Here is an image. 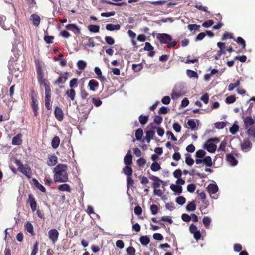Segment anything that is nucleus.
Returning a JSON list of instances; mask_svg holds the SVG:
<instances>
[{"label": "nucleus", "mask_w": 255, "mask_h": 255, "mask_svg": "<svg viewBox=\"0 0 255 255\" xmlns=\"http://www.w3.org/2000/svg\"><path fill=\"white\" fill-rule=\"evenodd\" d=\"M67 169V166L66 165L59 164L56 165L53 171L54 182L65 183L68 181Z\"/></svg>", "instance_id": "nucleus-1"}, {"label": "nucleus", "mask_w": 255, "mask_h": 255, "mask_svg": "<svg viewBox=\"0 0 255 255\" xmlns=\"http://www.w3.org/2000/svg\"><path fill=\"white\" fill-rule=\"evenodd\" d=\"M156 38L161 44H165L168 48L174 47L177 45V41L173 39L172 36L167 33H157Z\"/></svg>", "instance_id": "nucleus-2"}, {"label": "nucleus", "mask_w": 255, "mask_h": 255, "mask_svg": "<svg viewBox=\"0 0 255 255\" xmlns=\"http://www.w3.org/2000/svg\"><path fill=\"white\" fill-rule=\"evenodd\" d=\"M36 72L37 75V79L39 84L40 85H43L45 88L47 87V86H50V83L49 81L44 78V73L41 66H37Z\"/></svg>", "instance_id": "nucleus-3"}, {"label": "nucleus", "mask_w": 255, "mask_h": 255, "mask_svg": "<svg viewBox=\"0 0 255 255\" xmlns=\"http://www.w3.org/2000/svg\"><path fill=\"white\" fill-rule=\"evenodd\" d=\"M45 89V106L48 110H51L52 109L51 105V90L50 86H46Z\"/></svg>", "instance_id": "nucleus-4"}, {"label": "nucleus", "mask_w": 255, "mask_h": 255, "mask_svg": "<svg viewBox=\"0 0 255 255\" xmlns=\"http://www.w3.org/2000/svg\"><path fill=\"white\" fill-rule=\"evenodd\" d=\"M31 99V106L33 110L34 115L35 116H37L38 115V104L37 102V96L34 93V90L31 91V93L30 95Z\"/></svg>", "instance_id": "nucleus-5"}, {"label": "nucleus", "mask_w": 255, "mask_h": 255, "mask_svg": "<svg viewBox=\"0 0 255 255\" xmlns=\"http://www.w3.org/2000/svg\"><path fill=\"white\" fill-rule=\"evenodd\" d=\"M242 119L245 129L254 127L253 125L255 123V117H252L251 116H243Z\"/></svg>", "instance_id": "nucleus-6"}, {"label": "nucleus", "mask_w": 255, "mask_h": 255, "mask_svg": "<svg viewBox=\"0 0 255 255\" xmlns=\"http://www.w3.org/2000/svg\"><path fill=\"white\" fill-rule=\"evenodd\" d=\"M252 147V144L249 138H245L241 144V149L243 151L247 152L250 151Z\"/></svg>", "instance_id": "nucleus-7"}, {"label": "nucleus", "mask_w": 255, "mask_h": 255, "mask_svg": "<svg viewBox=\"0 0 255 255\" xmlns=\"http://www.w3.org/2000/svg\"><path fill=\"white\" fill-rule=\"evenodd\" d=\"M189 231L191 233L193 234L194 238L198 240L201 238V234L200 231L198 230L197 227L194 224H191L189 227Z\"/></svg>", "instance_id": "nucleus-8"}, {"label": "nucleus", "mask_w": 255, "mask_h": 255, "mask_svg": "<svg viewBox=\"0 0 255 255\" xmlns=\"http://www.w3.org/2000/svg\"><path fill=\"white\" fill-rule=\"evenodd\" d=\"M17 170L25 175L28 178H30L31 177V168L27 164H25L22 167L18 168Z\"/></svg>", "instance_id": "nucleus-9"}, {"label": "nucleus", "mask_w": 255, "mask_h": 255, "mask_svg": "<svg viewBox=\"0 0 255 255\" xmlns=\"http://www.w3.org/2000/svg\"><path fill=\"white\" fill-rule=\"evenodd\" d=\"M59 233L58 231L55 229H51L48 232L49 238L52 241L53 244H55L58 240Z\"/></svg>", "instance_id": "nucleus-10"}, {"label": "nucleus", "mask_w": 255, "mask_h": 255, "mask_svg": "<svg viewBox=\"0 0 255 255\" xmlns=\"http://www.w3.org/2000/svg\"><path fill=\"white\" fill-rule=\"evenodd\" d=\"M54 113L55 117L57 120L62 121L63 120L64 113L62 109L60 107L56 106Z\"/></svg>", "instance_id": "nucleus-11"}, {"label": "nucleus", "mask_w": 255, "mask_h": 255, "mask_svg": "<svg viewBox=\"0 0 255 255\" xmlns=\"http://www.w3.org/2000/svg\"><path fill=\"white\" fill-rule=\"evenodd\" d=\"M58 158L57 156L54 155H49L47 161V164L49 166H53L57 163Z\"/></svg>", "instance_id": "nucleus-12"}, {"label": "nucleus", "mask_w": 255, "mask_h": 255, "mask_svg": "<svg viewBox=\"0 0 255 255\" xmlns=\"http://www.w3.org/2000/svg\"><path fill=\"white\" fill-rule=\"evenodd\" d=\"M28 202L30 204V207L32 211H35L37 208V203L35 199L32 194L28 195Z\"/></svg>", "instance_id": "nucleus-13"}, {"label": "nucleus", "mask_w": 255, "mask_h": 255, "mask_svg": "<svg viewBox=\"0 0 255 255\" xmlns=\"http://www.w3.org/2000/svg\"><path fill=\"white\" fill-rule=\"evenodd\" d=\"M150 178L154 181L152 184L154 188H159L160 186V183H162L165 185L164 182L156 176H152Z\"/></svg>", "instance_id": "nucleus-14"}, {"label": "nucleus", "mask_w": 255, "mask_h": 255, "mask_svg": "<svg viewBox=\"0 0 255 255\" xmlns=\"http://www.w3.org/2000/svg\"><path fill=\"white\" fill-rule=\"evenodd\" d=\"M246 130L247 135L253 142H255V127L249 128Z\"/></svg>", "instance_id": "nucleus-15"}, {"label": "nucleus", "mask_w": 255, "mask_h": 255, "mask_svg": "<svg viewBox=\"0 0 255 255\" xmlns=\"http://www.w3.org/2000/svg\"><path fill=\"white\" fill-rule=\"evenodd\" d=\"M124 162L126 165L129 166L132 163V156L131 154L130 151H128V152L125 155Z\"/></svg>", "instance_id": "nucleus-16"}, {"label": "nucleus", "mask_w": 255, "mask_h": 255, "mask_svg": "<svg viewBox=\"0 0 255 255\" xmlns=\"http://www.w3.org/2000/svg\"><path fill=\"white\" fill-rule=\"evenodd\" d=\"M30 20L32 21L33 24L35 26L38 27L40 24L41 18L37 14H33L31 16Z\"/></svg>", "instance_id": "nucleus-17"}, {"label": "nucleus", "mask_w": 255, "mask_h": 255, "mask_svg": "<svg viewBox=\"0 0 255 255\" xmlns=\"http://www.w3.org/2000/svg\"><path fill=\"white\" fill-rule=\"evenodd\" d=\"M22 135L21 133H18L16 136H14L12 140V144L14 145H20L22 143L21 139Z\"/></svg>", "instance_id": "nucleus-18"}, {"label": "nucleus", "mask_w": 255, "mask_h": 255, "mask_svg": "<svg viewBox=\"0 0 255 255\" xmlns=\"http://www.w3.org/2000/svg\"><path fill=\"white\" fill-rule=\"evenodd\" d=\"M66 28L68 30L73 31L75 34H78L80 33V29L74 24H69L66 26Z\"/></svg>", "instance_id": "nucleus-19"}, {"label": "nucleus", "mask_w": 255, "mask_h": 255, "mask_svg": "<svg viewBox=\"0 0 255 255\" xmlns=\"http://www.w3.org/2000/svg\"><path fill=\"white\" fill-rule=\"evenodd\" d=\"M99 83L94 79H91L89 81L88 86L92 91H95L96 88L99 86Z\"/></svg>", "instance_id": "nucleus-20"}, {"label": "nucleus", "mask_w": 255, "mask_h": 255, "mask_svg": "<svg viewBox=\"0 0 255 255\" xmlns=\"http://www.w3.org/2000/svg\"><path fill=\"white\" fill-rule=\"evenodd\" d=\"M207 190L210 195L215 194L218 190V186L215 184H210L207 187Z\"/></svg>", "instance_id": "nucleus-21"}, {"label": "nucleus", "mask_w": 255, "mask_h": 255, "mask_svg": "<svg viewBox=\"0 0 255 255\" xmlns=\"http://www.w3.org/2000/svg\"><path fill=\"white\" fill-rule=\"evenodd\" d=\"M67 76L65 75L60 76L57 80L53 82V84L55 85H58L60 84H64L67 80Z\"/></svg>", "instance_id": "nucleus-22"}, {"label": "nucleus", "mask_w": 255, "mask_h": 255, "mask_svg": "<svg viewBox=\"0 0 255 255\" xmlns=\"http://www.w3.org/2000/svg\"><path fill=\"white\" fill-rule=\"evenodd\" d=\"M170 189L173 191L176 194L179 195L182 192V187L181 186L175 184H171L170 186Z\"/></svg>", "instance_id": "nucleus-23"}, {"label": "nucleus", "mask_w": 255, "mask_h": 255, "mask_svg": "<svg viewBox=\"0 0 255 255\" xmlns=\"http://www.w3.org/2000/svg\"><path fill=\"white\" fill-rule=\"evenodd\" d=\"M155 132L153 130H149L146 132L145 140L147 143H149L151 140L153 139Z\"/></svg>", "instance_id": "nucleus-24"}, {"label": "nucleus", "mask_w": 255, "mask_h": 255, "mask_svg": "<svg viewBox=\"0 0 255 255\" xmlns=\"http://www.w3.org/2000/svg\"><path fill=\"white\" fill-rule=\"evenodd\" d=\"M121 26L119 24H108L106 25V29L110 31L114 30H119L120 29Z\"/></svg>", "instance_id": "nucleus-25"}, {"label": "nucleus", "mask_w": 255, "mask_h": 255, "mask_svg": "<svg viewBox=\"0 0 255 255\" xmlns=\"http://www.w3.org/2000/svg\"><path fill=\"white\" fill-rule=\"evenodd\" d=\"M58 189L60 191H66L68 192H71V188L69 184L65 183L63 184L59 185L58 186Z\"/></svg>", "instance_id": "nucleus-26"}, {"label": "nucleus", "mask_w": 255, "mask_h": 255, "mask_svg": "<svg viewBox=\"0 0 255 255\" xmlns=\"http://www.w3.org/2000/svg\"><path fill=\"white\" fill-rule=\"evenodd\" d=\"M227 160L231 164L232 166H235L237 164L238 161L235 158V157L230 154H228L227 155Z\"/></svg>", "instance_id": "nucleus-27"}, {"label": "nucleus", "mask_w": 255, "mask_h": 255, "mask_svg": "<svg viewBox=\"0 0 255 255\" xmlns=\"http://www.w3.org/2000/svg\"><path fill=\"white\" fill-rule=\"evenodd\" d=\"M84 40H86L87 42L84 44L85 46L89 47H94L95 46V43L92 38L86 36L84 38Z\"/></svg>", "instance_id": "nucleus-28"}, {"label": "nucleus", "mask_w": 255, "mask_h": 255, "mask_svg": "<svg viewBox=\"0 0 255 255\" xmlns=\"http://www.w3.org/2000/svg\"><path fill=\"white\" fill-rule=\"evenodd\" d=\"M66 94L72 101L75 100L76 96V91L73 89H70L66 92Z\"/></svg>", "instance_id": "nucleus-29"}, {"label": "nucleus", "mask_w": 255, "mask_h": 255, "mask_svg": "<svg viewBox=\"0 0 255 255\" xmlns=\"http://www.w3.org/2000/svg\"><path fill=\"white\" fill-rule=\"evenodd\" d=\"M123 172L127 176V177L131 176L133 173V170L130 166L126 165L123 169Z\"/></svg>", "instance_id": "nucleus-30"}, {"label": "nucleus", "mask_w": 255, "mask_h": 255, "mask_svg": "<svg viewBox=\"0 0 255 255\" xmlns=\"http://www.w3.org/2000/svg\"><path fill=\"white\" fill-rule=\"evenodd\" d=\"M60 139L58 136H55L51 142L52 147L54 149H56L59 145Z\"/></svg>", "instance_id": "nucleus-31"}, {"label": "nucleus", "mask_w": 255, "mask_h": 255, "mask_svg": "<svg viewBox=\"0 0 255 255\" xmlns=\"http://www.w3.org/2000/svg\"><path fill=\"white\" fill-rule=\"evenodd\" d=\"M33 181L34 182V185L35 187L39 189L42 192L45 193L46 191V188L36 179H33Z\"/></svg>", "instance_id": "nucleus-32"}, {"label": "nucleus", "mask_w": 255, "mask_h": 255, "mask_svg": "<svg viewBox=\"0 0 255 255\" xmlns=\"http://www.w3.org/2000/svg\"><path fill=\"white\" fill-rule=\"evenodd\" d=\"M141 244L143 246L147 245L150 242V239L147 236H141L139 238Z\"/></svg>", "instance_id": "nucleus-33"}, {"label": "nucleus", "mask_w": 255, "mask_h": 255, "mask_svg": "<svg viewBox=\"0 0 255 255\" xmlns=\"http://www.w3.org/2000/svg\"><path fill=\"white\" fill-rule=\"evenodd\" d=\"M88 29L91 32L97 33L99 32L100 27L98 25L91 24L88 26Z\"/></svg>", "instance_id": "nucleus-34"}, {"label": "nucleus", "mask_w": 255, "mask_h": 255, "mask_svg": "<svg viewBox=\"0 0 255 255\" xmlns=\"http://www.w3.org/2000/svg\"><path fill=\"white\" fill-rule=\"evenodd\" d=\"M217 146L213 143H209L206 145V149L210 153H214L215 152Z\"/></svg>", "instance_id": "nucleus-35"}, {"label": "nucleus", "mask_w": 255, "mask_h": 255, "mask_svg": "<svg viewBox=\"0 0 255 255\" xmlns=\"http://www.w3.org/2000/svg\"><path fill=\"white\" fill-rule=\"evenodd\" d=\"M196 208V204L195 201H192L189 203L186 206V210L188 211H194L195 210Z\"/></svg>", "instance_id": "nucleus-36"}, {"label": "nucleus", "mask_w": 255, "mask_h": 255, "mask_svg": "<svg viewBox=\"0 0 255 255\" xmlns=\"http://www.w3.org/2000/svg\"><path fill=\"white\" fill-rule=\"evenodd\" d=\"M25 228L26 229V230L32 235H33L34 234L33 226L31 223L29 222H27L25 225Z\"/></svg>", "instance_id": "nucleus-37"}, {"label": "nucleus", "mask_w": 255, "mask_h": 255, "mask_svg": "<svg viewBox=\"0 0 255 255\" xmlns=\"http://www.w3.org/2000/svg\"><path fill=\"white\" fill-rule=\"evenodd\" d=\"M143 68V66L142 63H139L138 64H133L132 65V68L133 70L135 72H138L140 71Z\"/></svg>", "instance_id": "nucleus-38"}, {"label": "nucleus", "mask_w": 255, "mask_h": 255, "mask_svg": "<svg viewBox=\"0 0 255 255\" xmlns=\"http://www.w3.org/2000/svg\"><path fill=\"white\" fill-rule=\"evenodd\" d=\"M240 84V81L237 80L235 83H230L228 85V90L229 91L233 90L236 87H238Z\"/></svg>", "instance_id": "nucleus-39"}, {"label": "nucleus", "mask_w": 255, "mask_h": 255, "mask_svg": "<svg viewBox=\"0 0 255 255\" xmlns=\"http://www.w3.org/2000/svg\"><path fill=\"white\" fill-rule=\"evenodd\" d=\"M148 118V115L143 116L141 115L138 117L139 121L141 125H145L147 122Z\"/></svg>", "instance_id": "nucleus-40"}, {"label": "nucleus", "mask_w": 255, "mask_h": 255, "mask_svg": "<svg viewBox=\"0 0 255 255\" xmlns=\"http://www.w3.org/2000/svg\"><path fill=\"white\" fill-rule=\"evenodd\" d=\"M151 170L154 172L157 171L161 169L160 164L156 161H154L151 165Z\"/></svg>", "instance_id": "nucleus-41"}, {"label": "nucleus", "mask_w": 255, "mask_h": 255, "mask_svg": "<svg viewBox=\"0 0 255 255\" xmlns=\"http://www.w3.org/2000/svg\"><path fill=\"white\" fill-rule=\"evenodd\" d=\"M239 127L237 124H234L230 128V132L232 134H235L238 131Z\"/></svg>", "instance_id": "nucleus-42"}, {"label": "nucleus", "mask_w": 255, "mask_h": 255, "mask_svg": "<svg viewBox=\"0 0 255 255\" xmlns=\"http://www.w3.org/2000/svg\"><path fill=\"white\" fill-rule=\"evenodd\" d=\"M203 162L208 167H211L212 166V159L209 156H206L203 159Z\"/></svg>", "instance_id": "nucleus-43"}, {"label": "nucleus", "mask_w": 255, "mask_h": 255, "mask_svg": "<svg viewBox=\"0 0 255 255\" xmlns=\"http://www.w3.org/2000/svg\"><path fill=\"white\" fill-rule=\"evenodd\" d=\"M186 73L188 76L190 78H197L198 77L197 73L193 70L188 69L186 71Z\"/></svg>", "instance_id": "nucleus-44"}, {"label": "nucleus", "mask_w": 255, "mask_h": 255, "mask_svg": "<svg viewBox=\"0 0 255 255\" xmlns=\"http://www.w3.org/2000/svg\"><path fill=\"white\" fill-rule=\"evenodd\" d=\"M153 123H151L150 124V125L152 126V128L153 129H157V134L159 136H162L164 134V130L163 128H158L156 126H154L153 125Z\"/></svg>", "instance_id": "nucleus-45"}, {"label": "nucleus", "mask_w": 255, "mask_h": 255, "mask_svg": "<svg viewBox=\"0 0 255 255\" xmlns=\"http://www.w3.org/2000/svg\"><path fill=\"white\" fill-rule=\"evenodd\" d=\"M185 162L189 166H192L194 164V160L191 157L190 154H186Z\"/></svg>", "instance_id": "nucleus-46"}, {"label": "nucleus", "mask_w": 255, "mask_h": 255, "mask_svg": "<svg viewBox=\"0 0 255 255\" xmlns=\"http://www.w3.org/2000/svg\"><path fill=\"white\" fill-rule=\"evenodd\" d=\"M187 125L190 127L192 130L196 129V124L194 119H189L187 122Z\"/></svg>", "instance_id": "nucleus-47"}, {"label": "nucleus", "mask_w": 255, "mask_h": 255, "mask_svg": "<svg viewBox=\"0 0 255 255\" xmlns=\"http://www.w3.org/2000/svg\"><path fill=\"white\" fill-rule=\"evenodd\" d=\"M78 81L77 78H73L71 79L69 83V87L71 89H73L78 86Z\"/></svg>", "instance_id": "nucleus-48"}, {"label": "nucleus", "mask_w": 255, "mask_h": 255, "mask_svg": "<svg viewBox=\"0 0 255 255\" xmlns=\"http://www.w3.org/2000/svg\"><path fill=\"white\" fill-rule=\"evenodd\" d=\"M143 130L141 128H138L135 132V136L136 140H140L143 135Z\"/></svg>", "instance_id": "nucleus-49"}, {"label": "nucleus", "mask_w": 255, "mask_h": 255, "mask_svg": "<svg viewBox=\"0 0 255 255\" xmlns=\"http://www.w3.org/2000/svg\"><path fill=\"white\" fill-rule=\"evenodd\" d=\"M87 65V63L85 61L83 60H79L77 62V66L79 70H84Z\"/></svg>", "instance_id": "nucleus-50"}, {"label": "nucleus", "mask_w": 255, "mask_h": 255, "mask_svg": "<svg viewBox=\"0 0 255 255\" xmlns=\"http://www.w3.org/2000/svg\"><path fill=\"white\" fill-rule=\"evenodd\" d=\"M92 102L96 107H99L102 104V101L99 98H92Z\"/></svg>", "instance_id": "nucleus-51"}, {"label": "nucleus", "mask_w": 255, "mask_h": 255, "mask_svg": "<svg viewBox=\"0 0 255 255\" xmlns=\"http://www.w3.org/2000/svg\"><path fill=\"white\" fill-rule=\"evenodd\" d=\"M226 126V122H218L215 124V127L217 129H223Z\"/></svg>", "instance_id": "nucleus-52"}, {"label": "nucleus", "mask_w": 255, "mask_h": 255, "mask_svg": "<svg viewBox=\"0 0 255 255\" xmlns=\"http://www.w3.org/2000/svg\"><path fill=\"white\" fill-rule=\"evenodd\" d=\"M236 41L237 43L241 45L243 49H245L246 47V42L241 37H238L236 39Z\"/></svg>", "instance_id": "nucleus-53"}, {"label": "nucleus", "mask_w": 255, "mask_h": 255, "mask_svg": "<svg viewBox=\"0 0 255 255\" xmlns=\"http://www.w3.org/2000/svg\"><path fill=\"white\" fill-rule=\"evenodd\" d=\"M127 187L128 189H129L134 184V180L132 179L131 176H128L127 178Z\"/></svg>", "instance_id": "nucleus-54"}, {"label": "nucleus", "mask_w": 255, "mask_h": 255, "mask_svg": "<svg viewBox=\"0 0 255 255\" xmlns=\"http://www.w3.org/2000/svg\"><path fill=\"white\" fill-rule=\"evenodd\" d=\"M206 154V152L202 149L198 150L196 151L195 156L196 158H202L204 157Z\"/></svg>", "instance_id": "nucleus-55"}, {"label": "nucleus", "mask_w": 255, "mask_h": 255, "mask_svg": "<svg viewBox=\"0 0 255 255\" xmlns=\"http://www.w3.org/2000/svg\"><path fill=\"white\" fill-rule=\"evenodd\" d=\"M176 202L180 205H183L186 202V199L183 196H179L176 199Z\"/></svg>", "instance_id": "nucleus-56"}, {"label": "nucleus", "mask_w": 255, "mask_h": 255, "mask_svg": "<svg viewBox=\"0 0 255 255\" xmlns=\"http://www.w3.org/2000/svg\"><path fill=\"white\" fill-rule=\"evenodd\" d=\"M236 101V97L235 95H230L226 98L225 101L227 104H231Z\"/></svg>", "instance_id": "nucleus-57"}, {"label": "nucleus", "mask_w": 255, "mask_h": 255, "mask_svg": "<svg viewBox=\"0 0 255 255\" xmlns=\"http://www.w3.org/2000/svg\"><path fill=\"white\" fill-rule=\"evenodd\" d=\"M211 222V219L208 217H204L203 219V223L206 228H208Z\"/></svg>", "instance_id": "nucleus-58"}, {"label": "nucleus", "mask_w": 255, "mask_h": 255, "mask_svg": "<svg viewBox=\"0 0 255 255\" xmlns=\"http://www.w3.org/2000/svg\"><path fill=\"white\" fill-rule=\"evenodd\" d=\"M38 245H39L38 242L37 241H36L35 243V244H34V246H33V247L32 249V251L31 252L30 255H36V254L38 252Z\"/></svg>", "instance_id": "nucleus-59"}, {"label": "nucleus", "mask_w": 255, "mask_h": 255, "mask_svg": "<svg viewBox=\"0 0 255 255\" xmlns=\"http://www.w3.org/2000/svg\"><path fill=\"white\" fill-rule=\"evenodd\" d=\"M54 37L53 36L45 35L44 37V40L47 44H51L53 42Z\"/></svg>", "instance_id": "nucleus-60"}, {"label": "nucleus", "mask_w": 255, "mask_h": 255, "mask_svg": "<svg viewBox=\"0 0 255 255\" xmlns=\"http://www.w3.org/2000/svg\"><path fill=\"white\" fill-rule=\"evenodd\" d=\"M105 40L106 42L110 45H112L115 43V40L114 38H113L111 36H107L105 37Z\"/></svg>", "instance_id": "nucleus-61"}, {"label": "nucleus", "mask_w": 255, "mask_h": 255, "mask_svg": "<svg viewBox=\"0 0 255 255\" xmlns=\"http://www.w3.org/2000/svg\"><path fill=\"white\" fill-rule=\"evenodd\" d=\"M233 35L232 33L229 32H225L222 37V40H225L227 39H233Z\"/></svg>", "instance_id": "nucleus-62"}, {"label": "nucleus", "mask_w": 255, "mask_h": 255, "mask_svg": "<svg viewBox=\"0 0 255 255\" xmlns=\"http://www.w3.org/2000/svg\"><path fill=\"white\" fill-rule=\"evenodd\" d=\"M200 27V25L196 24H191L188 25V28L190 31H192L193 30H199Z\"/></svg>", "instance_id": "nucleus-63"}, {"label": "nucleus", "mask_w": 255, "mask_h": 255, "mask_svg": "<svg viewBox=\"0 0 255 255\" xmlns=\"http://www.w3.org/2000/svg\"><path fill=\"white\" fill-rule=\"evenodd\" d=\"M127 253L129 255H135V248L132 246H130L128 247L127 250Z\"/></svg>", "instance_id": "nucleus-64"}]
</instances>
